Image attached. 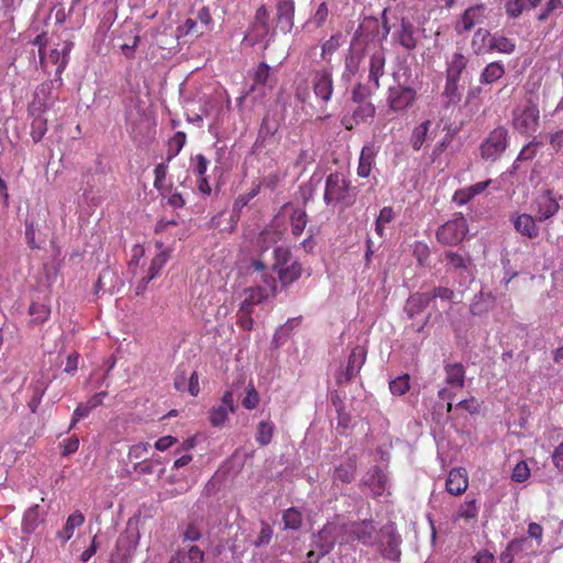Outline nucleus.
I'll use <instances>...</instances> for the list:
<instances>
[{"label": "nucleus", "instance_id": "obj_1", "mask_svg": "<svg viewBox=\"0 0 563 563\" xmlns=\"http://www.w3.org/2000/svg\"><path fill=\"white\" fill-rule=\"evenodd\" d=\"M273 255L272 269L277 273L282 286H289L300 278L302 265L299 261L291 258V252L288 247L277 246L274 249Z\"/></svg>", "mask_w": 563, "mask_h": 563}, {"label": "nucleus", "instance_id": "obj_2", "mask_svg": "<svg viewBox=\"0 0 563 563\" xmlns=\"http://www.w3.org/2000/svg\"><path fill=\"white\" fill-rule=\"evenodd\" d=\"M512 128L521 135H533L540 123V110L538 104L531 99H526L525 103L517 106L512 110Z\"/></svg>", "mask_w": 563, "mask_h": 563}, {"label": "nucleus", "instance_id": "obj_3", "mask_svg": "<svg viewBox=\"0 0 563 563\" xmlns=\"http://www.w3.org/2000/svg\"><path fill=\"white\" fill-rule=\"evenodd\" d=\"M401 536L397 531L395 522L389 521L378 531L377 545L380 555L385 560L399 562L401 556Z\"/></svg>", "mask_w": 563, "mask_h": 563}, {"label": "nucleus", "instance_id": "obj_4", "mask_svg": "<svg viewBox=\"0 0 563 563\" xmlns=\"http://www.w3.org/2000/svg\"><path fill=\"white\" fill-rule=\"evenodd\" d=\"M467 233V221L464 216L460 214L439 227L435 238L443 245L455 246L465 239Z\"/></svg>", "mask_w": 563, "mask_h": 563}, {"label": "nucleus", "instance_id": "obj_5", "mask_svg": "<svg viewBox=\"0 0 563 563\" xmlns=\"http://www.w3.org/2000/svg\"><path fill=\"white\" fill-rule=\"evenodd\" d=\"M508 131L505 126L495 128L481 145V155L486 161H496L507 148Z\"/></svg>", "mask_w": 563, "mask_h": 563}, {"label": "nucleus", "instance_id": "obj_6", "mask_svg": "<svg viewBox=\"0 0 563 563\" xmlns=\"http://www.w3.org/2000/svg\"><path fill=\"white\" fill-rule=\"evenodd\" d=\"M311 86L318 100L328 103L333 95V78L328 69H318L311 73Z\"/></svg>", "mask_w": 563, "mask_h": 563}, {"label": "nucleus", "instance_id": "obj_7", "mask_svg": "<svg viewBox=\"0 0 563 563\" xmlns=\"http://www.w3.org/2000/svg\"><path fill=\"white\" fill-rule=\"evenodd\" d=\"M349 192V184L340 173H331L327 177L323 200L327 205L343 201Z\"/></svg>", "mask_w": 563, "mask_h": 563}, {"label": "nucleus", "instance_id": "obj_8", "mask_svg": "<svg viewBox=\"0 0 563 563\" xmlns=\"http://www.w3.org/2000/svg\"><path fill=\"white\" fill-rule=\"evenodd\" d=\"M54 81H46L37 86L33 100L27 106V112H46L57 100L52 95Z\"/></svg>", "mask_w": 563, "mask_h": 563}, {"label": "nucleus", "instance_id": "obj_9", "mask_svg": "<svg viewBox=\"0 0 563 563\" xmlns=\"http://www.w3.org/2000/svg\"><path fill=\"white\" fill-rule=\"evenodd\" d=\"M416 99V91L408 87L397 86L389 88L388 106L394 112H400L409 108Z\"/></svg>", "mask_w": 563, "mask_h": 563}, {"label": "nucleus", "instance_id": "obj_10", "mask_svg": "<svg viewBox=\"0 0 563 563\" xmlns=\"http://www.w3.org/2000/svg\"><path fill=\"white\" fill-rule=\"evenodd\" d=\"M537 220L545 221L553 217L560 209V205L553 191L550 189L544 190L534 200Z\"/></svg>", "mask_w": 563, "mask_h": 563}, {"label": "nucleus", "instance_id": "obj_11", "mask_svg": "<svg viewBox=\"0 0 563 563\" xmlns=\"http://www.w3.org/2000/svg\"><path fill=\"white\" fill-rule=\"evenodd\" d=\"M235 411L233 393L228 390L221 399V405L213 407L209 411V421L213 427H222L228 419L229 413Z\"/></svg>", "mask_w": 563, "mask_h": 563}, {"label": "nucleus", "instance_id": "obj_12", "mask_svg": "<svg viewBox=\"0 0 563 563\" xmlns=\"http://www.w3.org/2000/svg\"><path fill=\"white\" fill-rule=\"evenodd\" d=\"M468 487V474L464 467L452 468L445 481V490L452 496L463 495Z\"/></svg>", "mask_w": 563, "mask_h": 563}, {"label": "nucleus", "instance_id": "obj_13", "mask_svg": "<svg viewBox=\"0 0 563 563\" xmlns=\"http://www.w3.org/2000/svg\"><path fill=\"white\" fill-rule=\"evenodd\" d=\"M351 540H357L363 544H372L376 528L372 520L352 522L345 529Z\"/></svg>", "mask_w": 563, "mask_h": 563}, {"label": "nucleus", "instance_id": "obj_14", "mask_svg": "<svg viewBox=\"0 0 563 563\" xmlns=\"http://www.w3.org/2000/svg\"><path fill=\"white\" fill-rule=\"evenodd\" d=\"M484 10L485 7L483 4L467 8L456 23L455 31L462 34L463 32L471 31L476 24L482 23Z\"/></svg>", "mask_w": 563, "mask_h": 563}, {"label": "nucleus", "instance_id": "obj_15", "mask_svg": "<svg viewBox=\"0 0 563 563\" xmlns=\"http://www.w3.org/2000/svg\"><path fill=\"white\" fill-rule=\"evenodd\" d=\"M295 2L292 0H280L277 3L276 25L282 32H290L294 26Z\"/></svg>", "mask_w": 563, "mask_h": 563}, {"label": "nucleus", "instance_id": "obj_16", "mask_svg": "<svg viewBox=\"0 0 563 563\" xmlns=\"http://www.w3.org/2000/svg\"><path fill=\"white\" fill-rule=\"evenodd\" d=\"M396 38L407 51H412L417 47L418 38L415 35V26L408 19H401L399 29L396 32Z\"/></svg>", "mask_w": 563, "mask_h": 563}, {"label": "nucleus", "instance_id": "obj_17", "mask_svg": "<svg viewBox=\"0 0 563 563\" xmlns=\"http://www.w3.org/2000/svg\"><path fill=\"white\" fill-rule=\"evenodd\" d=\"M85 523V516L80 510H75L70 514L64 525V527L57 531L56 538L65 544L68 540L71 539L74 532L77 528L81 527Z\"/></svg>", "mask_w": 563, "mask_h": 563}, {"label": "nucleus", "instance_id": "obj_18", "mask_svg": "<svg viewBox=\"0 0 563 563\" xmlns=\"http://www.w3.org/2000/svg\"><path fill=\"white\" fill-rule=\"evenodd\" d=\"M365 356L366 354H350L345 368L336 375V383L344 384L350 382L365 363Z\"/></svg>", "mask_w": 563, "mask_h": 563}, {"label": "nucleus", "instance_id": "obj_19", "mask_svg": "<svg viewBox=\"0 0 563 563\" xmlns=\"http://www.w3.org/2000/svg\"><path fill=\"white\" fill-rule=\"evenodd\" d=\"M514 227L517 232L529 239H536L540 232L536 219L528 213L518 214L514 219Z\"/></svg>", "mask_w": 563, "mask_h": 563}, {"label": "nucleus", "instance_id": "obj_20", "mask_svg": "<svg viewBox=\"0 0 563 563\" xmlns=\"http://www.w3.org/2000/svg\"><path fill=\"white\" fill-rule=\"evenodd\" d=\"M386 57L383 49H377L371 55L368 79L374 87L379 88V78L384 75Z\"/></svg>", "mask_w": 563, "mask_h": 563}, {"label": "nucleus", "instance_id": "obj_21", "mask_svg": "<svg viewBox=\"0 0 563 563\" xmlns=\"http://www.w3.org/2000/svg\"><path fill=\"white\" fill-rule=\"evenodd\" d=\"M430 300L431 295L429 292H416L411 295L407 299L405 306V311L407 312L408 318L412 319L417 314L423 312Z\"/></svg>", "mask_w": 563, "mask_h": 563}, {"label": "nucleus", "instance_id": "obj_22", "mask_svg": "<svg viewBox=\"0 0 563 563\" xmlns=\"http://www.w3.org/2000/svg\"><path fill=\"white\" fill-rule=\"evenodd\" d=\"M29 314L33 324H43L51 316L49 301L46 298L33 300L29 307Z\"/></svg>", "mask_w": 563, "mask_h": 563}, {"label": "nucleus", "instance_id": "obj_23", "mask_svg": "<svg viewBox=\"0 0 563 563\" xmlns=\"http://www.w3.org/2000/svg\"><path fill=\"white\" fill-rule=\"evenodd\" d=\"M375 156H376V151H375L374 144L373 143L365 144L361 151V155H360V159H358L357 175L360 177L366 178L371 175Z\"/></svg>", "mask_w": 563, "mask_h": 563}, {"label": "nucleus", "instance_id": "obj_24", "mask_svg": "<svg viewBox=\"0 0 563 563\" xmlns=\"http://www.w3.org/2000/svg\"><path fill=\"white\" fill-rule=\"evenodd\" d=\"M71 45V43L67 44L63 54L57 48L51 49L48 55L45 54V62L42 66L45 67L47 63L57 64L55 81H58L59 85H62L60 76L68 64L67 53Z\"/></svg>", "mask_w": 563, "mask_h": 563}, {"label": "nucleus", "instance_id": "obj_25", "mask_svg": "<svg viewBox=\"0 0 563 563\" xmlns=\"http://www.w3.org/2000/svg\"><path fill=\"white\" fill-rule=\"evenodd\" d=\"M43 523V519L40 516V506L34 505L25 510L21 530L24 534H32Z\"/></svg>", "mask_w": 563, "mask_h": 563}, {"label": "nucleus", "instance_id": "obj_26", "mask_svg": "<svg viewBox=\"0 0 563 563\" xmlns=\"http://www.w3.org/2000/svg\"><path fill=\"white\" fill-rule=\"evenodd\" d=\"M175 561L176 563H202L205 552L198 545H186L177 550Z\"/></svg>", "mask_w": 563, "mask_h": 563}, {"label": "nucleus", "instance_id": "obj_27", "mask_svg": "<svg viewBox=\"0 0 563 563\" xmlns=\"http://www.w3.org/2000/svg\"><path fill=\"white\" fill-rule=\"evenodd\" d=\"M467 66V58L460 52H455L446 62V78L460 80Z\"/></svg>", "mask_w": 563, "mask_h": 563}, {"label": "nucleus", "instance_id": "obj_28", "mask_svg": "<svg viewBox=\"0 0 563 563\" xmlns=\"http://www.w3.org/2000/svg\"><path fill=\"white\" fill-rule=\"evenodd\" d=\"M448 385L463 388L465 382V368L462 363H448L444 367Z\"/></svg>", "mask_w": 563, "mask_h": 563}, {"label": "nucleus", "instance_id": "obj_29", "mask_svg": "<svg viewBox=\"0 0 563 563\" xmlns=\"http://www.w3.org/2000/svg\"><path fill=\"white\" fill-rule=\"evenodd\" d=\"M45 112H27L32 119L30 135L34 143L40 142L47 132V119L44 118Z\"/></svg>", "mask_w": 563, "mask_h": 563}, {"label": "nucleus", "instance_id": "obj_30", "mask_svg": "<svg viewBox=\"0 0 563 563\" xmlns=\"http://www.w3.org/2000/svg\"><path fill=\"white\" fill-rule=\"evenodd\" d=\"M505 66L501 62H492L485 66L479 76V82L492 85L505 75Z\"/></svg>", "mask_w": 563, "mask_h": 563}, {"label": "nucleus", "instance_id": "obj_31", "mask_svg": "<svg viewBox=\"0 0 563 563\" xmlns=\"http://www.w3.org/2000/svg\"><path fill=\"white\" fill-rule=\"evenodd\" d=\"M356 461L352 457L334 468L333 481L341 483H351L355 477Z\"/></svg>", "mask_w": 563, "mask_h": 563}, {"label": "nucleus", "instance_id": "obj_32", "mask_svg": "<svg viewBox=\"0 0 563 563\" xmlns=\"http://www.w3.org/2000/svg\"><path fill=\"white\" fill-rule=\"evenodd\" d=\"M479 507L477 505V500L475 498H466L465 501L460 505L454 520L463 519L465 521L476 520L478 517Z\"/></svg>", "mask_w": 563, "mask_h": 563}, {"label": "nucleus", "instance_id": "obj_33", "mask_svg": "<svg viewBox=\"0 0 563 563\" xmlns=\"http://www.w3.org/2000/svg\"><path fill=\"white\" fill-rule=\"evenodd\" d=\"M156 246L159 249V252L154 256L148 267L147 275H150V279H154L156 276H158L159 272L166 265L169 258V252L162 250V242H156Z\"/></svg>", "mask_w": 563, "mask_h": 563}, {"label": "nucleus", "instance_id": "obj_34", "mask_svg": "<svg viewBox=\"0 0 563 563\" xmlns=\"http://www.w3.org/2000/svg\"><path fill=\"white\" fill-rule=\"evenodd\" d=\"M431 125L432 122L430 120H426L413 129L410 137V144L415 151H419L427 141Z\"/></svg>", "mask_w": 563, "mask_h": 563}, {"label": "nucleus", "instance_id": "obj_35", "mask_svg": "<svg viewBox=\"0 0 563 563\" xmlns=\"http://www.w3.org/2000/svg\"><path fill=\"white\" fill-rule=\"evenodd\" d=\"M516 49V42L512 38H509L504 35H493L490 40V44L488 45V51H496L503 54H511Z\"/></svg>", "mask_w": 563, "mask_h": 563}, {"label": "nucleus", "instance_id": "obj_36", "mask_svg": "<svg viewBox=\"0 0 563 563\" xmlns=\"http://www.w3.org/2000/svg\"><path fill=\"white\" fill-rule=\"evenodd\" d=\"M493 35L486 29H478L472 40V48L476 54H481L488 51V45Z\"/></svg>", "mask_w": 563, "mask_h": 563}, {"label": "nucleus", "instance_id": "obj_37", "mask_svg": "<svg viewBox=\"0 0 563 563\" xmlns=\"http://www.w3.org/2000/svg\"><path fill=\"white\" fill-rule=\"evenodd\" d=\"M271 296L272 295L268 294L263 286H254L246 290V297L241 303L245 305V307L253 308L255 305H260Z\"/></svg>", "mask_w": 563, "mask_h": 563}, {"label": "nucleus", "instance_id": "obj_38", "mask_svg": "<svg viewBox=\"0 0 563 563\" xmlns=\"http://www.w3.org/2000/svg\"><path fill=\"white\" fill-rule=\"evenodd\" d=\"M376 109L375 106L367 101L357 103V107L354 109L352 119L355 124H360L361 122H367L372 120L375 115Z\"/></svg>", "mask_w": 563, "mask_h": 563}, {"label": "nucleus", "instance_id": "obj_39", "mask_svg": "<svg viewBox=\"0 0 563 563\" xmlns=\"http://www.w3.org/2000/svg\"><path fill=\"white\" fill-rule=\"evenodd\" d=\"M307 225V213L301 208H295L290 216L291 233L295 238L302 234Z\"/></svg>", "mask_w": 563, "mask_h": 563}, {"label": "nucleus", "instance_id": "obj_40", "mask_svg": "<svg viewBox=\"0 0 563 563\" xmlns=\"http://www.w3.org/2000/svg\"><path fill=\"white\" fill-rule=\"evenodd\" d=\"M457 79L446 78L443 90V97L445 98V106H455L461 101V93L459 90Z\"/></svg>", "mask_w": 563, "mask_h": 563}, {"label": "nucleus", "instance_id": "obj_41", "mask_svg": "<svg viewBox=\"0 0 563 563\" xmlns=\"http://www.w3.org/2000/svg\"><path fill=\"white\" fill-rule=\"evenodd\" d=\"M275 432V426L271 421H261L256 428V442L265 446L271 443Z\"/></svg>", "mask_w": 563, "mask_h": 563}, {"label": "nucleus", "instance_id": "obj_42", "mask_svg": "<svg viewBox=\"0 0 563 563\" xmlns=\"http://www.w3.org/2000/svg\"><path fill=\"white\" fill-rule=\"evenodd\" d=\"M186 133L178 131L174 134V136L168 141V148H167V156L166 161L170 162L173 158H175L184 145L186 144Z\"/></svg>", "mask_w": 563, "mask_h": 563}, {"label": "nucleus", "instance_id": "obj_43", "mask_svg": "<svg viewBox=\"0 0 563 563\" xmlns=\"http://www.w3.org/2000/svg\"><path fill=\"white\" fill-rule=\"evenodd\" d=\"M444 256L449 265L454 269H467L472 264L471 256L457 252L449 251L445 252Z\"/></svg>", "mask_w": 563, "mask_h": 563}, {"label": "nucleus", "instance_id": "obj_44", "mask_svg": "<svg viewBox=\"0 0 563 563\" xmlns=\"http://www.w3.org/2000/svg\"><path fill=\"white\" fill-rule=\"evenodd\" d=\"M168 163H159L154 168V188L159 191L162 196H165L166 186L165 180L168 173Z\"/></svg>", "mask_w": 563, "mask_h": 563}, {"label": "nucleus", "instance_id": "obj_45", "mask_svg": "<svg viewBox=\"0 0 563 563\" xmlns=\"http://www.w3.org/2000/svg\"><path fill=\"white\" fill-rule=\"evenodd\" d=\"M283 521L286 529H299L302 523V515L301 512L295 508H288L283 514Z\"/></svg>", "mask_w": 563, "mask_h": 563}, {"label": "nucleus", "instance_id": "obj_46", "mask_svg": "<svg viewBox=\"0 0 563 563\" xmlns=\"http://www.w3.org/2000/svg\"><path fill=\"white\" fill-rule=\"evenodd\" d=\"M389 389L394 396H402L410 389V377L408 374L400 375L389 382Z\"/></svg>", "mask_w": 563, "mask_h": 563}, {"label": "nucleus", "instance_id": "obj_47", "mask_svg": "<svg viewBox=\"0 0 563 563\" xmlns=\"http://www.w3.org/2000/svg\"><path fill=\"white\" fill-rule=\"evenodd\" d=\"M253 308L245 307V305L241 303L239 311L236 313V324L246 331L252 330L253 328V318H252Z\"/></svg>", "mask_w": 563, "mask_h": 563}, {"label": "nucleus", "instance_id": "obj_48", "mask_svg": "<svg viewBox=\"0 0 563 563\" xmlns=\"http://www.w3.org/2000/svg\"><path fill=\"white\" fill-rule=\"evenodd\" d=\"M563 10V0H548L540 13L537 15L539 22L547 21L551 15L556 14L558 11Z\"/></svg>", "mask_w": 563, "mask_h": 563}, {"label": "nucleus", "instance_id": "obj_49", "mask_svg": "<svg viewBox=\"0 0 563 563\" xmlns=\"http://www.w3.org/2000/svg\"><path fill=\"white\" fill-rule=\"evenodd\" d=\"M529 9L527 0H506L505 10L508 16L519 18L525 10Z\"/></svg>", "mask_w": 563, "mask_h": 563}, {"label": "nucleus", "instance_id": "obj_50", "mask_svg": "<svg viewBox=\"0 0 563 563\" xmlns=\"http://www.w3.org/2000/svg\"><path fill=\"white\" fill-rule=\"evenodd\" d=\"M269 13L265 5H261L255 13V26L261 29V36H265L269 30Z\"/></svg>", "mask_w": 563, "mask_h": 563}, {"label": "nucleus", "instance_id": "obj_51", "mask_svg": "<svg viewBox=\"0 0 563 563\" xmlns=\"http://www.w3.org/2000/svg\"><path fill=\"white\" fill-rule=\"evenodd\" d=\"M192 173L198 177H206L209 161L203 154H197L191 158Z\"/></svg>", "mask_w": 563, "mask_h": 563}, {"label": "nucleus", "instance_id": "obj_52", "mask_svg": "<svg viewBox=\"0 0 563 563\" xmlns=\"http://www.w3.org/2000/svg\"><path fill=\"white\" fill-rule=\"evenodd\" d=\"M183 542H197L201 539L202 533L200 528L195 522L188 523L180 533Z\"/></svg>", "mask_w": 563, "mask_h": 563}, {"label": "nucleus", "instance_id": "obj_53", "mask_svg": "<svg viewBox=\"0 0 563 563\" xmlns=\"http://www.w3.org/2000/svg\"><path fill=\"white\" fill-rule=\"evenodd\" d=\"M530 477V468L526 461L517 463L511 473V479L516 483H525Z\"/></svg>", "mask_w": 563, "mask_h": 563}, {"label": "nucleus", "instance_id": "obj_54", "mask_svg": "<svg viewBox=\"0 0 563 563\" xmlns=\"http://www.w3.org/2000/svg\"><path fill=\"white\" fill-rule=\"evenodd\" d=\"M258 402H260L258 393L256 391L255 387L251 383V384H249V386L246 388V395L242 399V405L245 409L252 410L257 407Z\"/></svg>", "mask_w": 563, "mask_h": 563}, {"label": "nucleus", "instance_id": "obj_55", "mask_svg": "<svg viewBox=\"0 0 563 563\" xmlns=\"http://www.w3.org/2000/svg\"><path fill=\"white\" fill-rule=\"evenodd\" d=\"M260 191H261V183L253 185V187L249 191L240 195L236 198V200L234 202V208H243L253 198H255L260 194Z\"/></svg>", "mask_w": 563, "mask_h": 563}, {"label": "nucleus", "instance_id": "obj_56", "mask_svg": "<svg viewBox=\"0 0 563 563\" xmlns=\"http://www.w3.org/2000/svg\"><path fill=\"white\" fill-rule=\"evenodd\" d=\"M329 16V8L327 2H322L318 5L313 16L311 18L310 22L316 27H321L324 25L327 19Z\"/></svg>", "mask_w": 563, "mask_h": 563}, {"label": "nucleus", "instance_id": "obj_57", "mask_svg": "<svg viewBox=\"0 0 563 563\" xmlns=\"http://www.w3.org/2000/svg\"><path fill=\"white\" fill-rule=\"evenodd\" d=\"M280 232L275 230H263L258 236V244L265 249L280 240Z\"/></svg>", "mask_w": 563, "mask_h": 563}, {"label": "nucleus", "instance_id": "obj_58", "mask_svg": "<svg viewBox=\"0 0 563 563\" xmlns=\"http://www.w3.org/2000/svg\"><path fill=\"white\" fill-rule=\"evenodd\" d=\"M197 22L200 24L199 26L203 30V33L212 30L213 21L208 7H203L198 11Z\"/></svg>", "mask_w": 563, "mask_h": 563}, {"label": "nucleus", "instance_id": "obj_59", "mask_svg": "<svg viewBox=\"0 0 563 563\" xmlns=\"http://www.w3.org/2000/svg\"><path fill=\"white\" fill-rule=\"evenodd\" d=\"M360 59L353 54H350L345 58V70L343 73V78L350 80L358 70Z\"/></svg>", "mask_w": 563, "mask_h": 563}, {"label": "nucleus", "instance_id": "obj_60", "mask_svg": "<svg viewBox=\"0 0 563 563\" xmlns=\"http://www.w3.org/2000/svg\"><path fill=\"white\" fill-rule=\"evenodd\" d=\"M273 537V529L267 522H262L261 531L257 539L254 541L255 547L266 545L271 542Z\"/></svg>", "mask_w": 563, "mask_h": 563}, {"label": "nucleus", "instance_id": "obj_61", "mask_svg": "<svg viewBox=\"0 0 563 563\" xmlns=\"http://www.w3.org/2000/svg\"><path fill=\"white\" fill-rule=\"evenodd\" d=\"M371 91L361 82L356 84L352 90V101L355 103L367 102Z\"/></svg>", "mask_w": 563, "mask_h": 563}, {"label": "nucleus", "instance_id": "obj_62", "mask_svg": "<svg viewBox=\"0 0 563 563\" xmlns=\"http://www.w3.org/2000/svg\"><path fill=\"white\" fill-rule=\"evenodd\" d=\"M60 446L63 449L62 456H68L70 454H74L75 452H77V450L79 448V439H78V437L73 435V437L68 438L67 440H64L60 443Z\"/></svg>", "mask_w": 563, "mask_h": 563}, {"label": "nucleus", "instance_id": "obj_63", "mask_svg": "<svg viewBox=\"0 0 563 563\" xmlns=\"http://www.w3.org/2000/svg\"><path fill=\"white\" fill-rule=\"evenodd\" d=\"M271 67L266 63H261L254 73V82L256 85H265L269 77Z\"/></svg>", "mask_w": 563, "mask_h": 563}, {"label": "nucleus", "instance_id": "obj_64", "mask_svg": "<svg viewBox=\"0 0 563 563\" xmlns=\"http://www.w3.org/2000/svg\"><path fill=\"white\" fill-rule=\"evenodd\" d=\"M552 462L559 472H563V442L554 449Z\"/></svg>", "mask_w": 563, "mask_h": 563}]
</instances>
